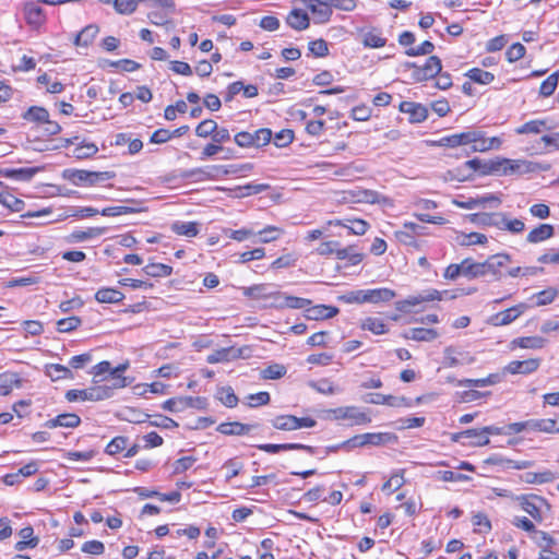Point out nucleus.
<instances>
[{"label":"nucleus","mask_w":559,"mask_h":559,"mask_svg":"<svg viewBox=\"0 0 559 559\" xmlns=\"http://www.w3.org/2000/svg\"><path fill=\"white\" fill-rule=\"evenodd\" d=\"M511 261L508 253H497L490 255L484 262H475L471 258L465 259L466 270L465 277L474 280L478 277L491 276L495 281H500L502 277L501 269L507 266Z\"/></svg>","instance_id":"obj_1"},{"label":"nucleus","mask_w":559,"mask_h":559,"mask_svg":"<svg viewBox=\"0 0 559 559\" xmlns=\"http://www.w3.org/2000/svg\"><path fill=\"white\" fill-rule=\"evenodd\" d=\"M63 177L69 179L75 186H81V185L93 186L98 182L112 179L115 177V173L114 171H90V170H85V169H67L63 173Z\"/></svg>","instance_id":"obj_2"},{"label":"nucleus","mask_w":559,"mask_h":559,"mask_svg":"<svg viewBox=\"0 0 559 559\" xmlns=\"http://www.w3.org/2000/svg\"><path fill=\"white\" fill-rule=\"evenodd\" d=\"M404 69H413L412 78L415 82H423L430 80L442 70V63L439 57L430 56L424 66H418L415 62L406 61L403 63Z\"/></svg>","instance_id":"obj_3"},{"label":"nucleus","mask_w":559,"mask_h":559,"mask_svg":"<svg viewBox=\"0 0 559 559\" xmlns=\"http://www.w3.org/2000/svg\"><path fill=\"white\" fill-rule=\"evenodd\" d=\"M273 428L282 431H294L302 428H312L317 421L311 417H296L294 415H278L271 420Z\"/></svg>","instance_id":"obj_4"},{"label":"nucleus","mask_w":559,"mask_h":559,"mask_svg":"<svg viewBox=\"0 0 559 559\" xmlns=\"http://www.w3.org/2000/svg\"><path fill=\"white\" fill-rule=\"evenodd\" d=\"M66 399L68 402L76 401H104L110 399V391L107 388H99V385L91 386L83 390H69L66 392Z\"/></svg>","instance_id":"obj_5"},{"label":"nucleus","mask_w":559,"mask_h":559,"mask_svg":"<svg viewBox=\"0 0 559 559\" xmlns=\"http://www.w3.org/2000/svg\"><path fill=\"white\" fill-rule=\"evenodd\" d=\"M333 418L336 420H349L350 425H366L371 421V418L357 406H342L331 409Z\"/></svg>","instance_id":"obj_6"},{"label":"nucleus","mask_w":559,"mask_h":559,"mask_svg":"<svg viewBox=\"0 0 559 559\" xmlns=\"http://www.w3.org/2000/svg\"><path fill=\"white\" fill-rule=\"evenodd\" d=\"M395 439V436L388 432H367L354 436L353 438L343 442L349 444V448L364 447V445H381Z\"/></svg>","instance_id":"obj_7"},{"label":"nucleus","mask_w":559,"mask_h":559,"mask_svg":"<svg viewBox=\"0 0 559 559\" xmlns=\"http://www.w3.org/2000/svg\"><path fill=\"white\" fill-rule=\"evenodd\" d=\"M242 294L250 299L264 301L267 307H270L269 304L271 301H276L277 296H280V292L275 290L270 284H258L243 287Z\"/></svg>","instance_id":"obj_8"},{"label":"nucleus","mask_w":559,"mask_h":559,"mask_svg":"<svg viewBox=\"0 0 559 559\" xmlns=\"http://www.w3.org/2000/svg\"><path fill=\"white\" fill-rule=\"evenodd\" d=\"M472 152H488L500 148L502 140L498 136L486 138L485 132L480 130H469Z\"/></svg>","instance_id":"obj_9"},{"label":"nucleus","mask_w":559,"mask_h":559,"mask_svg":"<svg viewBox=\"0 0 559 559\" xmlns=\"http://www.w3.org/2000/svg\"><path fill=\"white\" fill-rule=\"evenodd\" d=\"M443 294H448V292H439L437 289H428L417 296H411L405 300H400L395 304V307L399 311L407 312L408 308L415 307L421 302L441 300Z\"/></svg>","instance_id":"obj_10"},{"label":"nucleus","mask_w":559,"mask_h":559,"mask_svg":"<svg viewBox=\"0 0 559 559\" xmlns=\"http://www.w3.org/2000/svg\"><path fill=\"white\" fill-rule=\"evenodd\" d=\"M526 309H527V305L524 302H521V304L515 305L509 309H506L496 314H492L488 319V323L493 326L508 325V324L512 323L513 321H515L521 314H523Z\"/></svg>","instance_id":"obj_11"},{"label":"nucleus","mask_w":559,"mask_h":559,"mask_svg":"<svg viewBox=\"0 0 559 559\" xmlns=\"http://www.w3.org/2000/svg\"><path fill=\"white\" fill-rule=\"evenodd\" d=\"M522 509L528 513L534 520L542 521V508L547 506L544 498L536 495H522L516 498Z\"/></svg>","instance_id":"obj_12"},{"label":"nucleus","mask_w":559,"mask_h":559,"mask_svg":"<svg viewBox=\"0 0 559 559\" xmlns=\"http://www.w3.org/2000/svg\"><path fill=\"white\" fill-rule=\"evenodd\" d=\"M221 173H223L224 175H228L230 171L226 169L224 166L213 165L186 170L183 173V177L187 179H193L194 181H202L214 179Z\"/></svg>","instance_id":"obj_13"},{"label":"nucleus","mask_w":559,"mask_h":559,"mask_svg":"<svg viewBox=\"0 0 559 559\" xmlns=\"http://www.w3.org/2000/svg\"><path fill=\"white\" fill-rule=\"evenodd\" d=\"M488 167L487 160H481L479 158H473L465 162L461 167H457L455 171V178L460 181H464L472 178L474 173H478L481 176H488Z\"/></svg>","instance_id":"obj_14"},{"label":"nucleus","mask_w":559,"mask_h":559,"mask_svg":"<svg viewBox=\"0 0 559 559\" xmlns=\"http://www.w3.org/2000/svg\"><path fill=\"white\" fill-rule=\"evenodd\" d=\"M39 3L37 1H26L23 4L24 19L33 28H38L46 22V14L38 5Z\"/></svg>","instance_id":"obj_15"},{"label":"nucleus","mask_w":559,"mask_h":559,"mask_svg":"<svg viewBox=\"0 0 559 559\" xmlns=\"http://www.w3.org/2000/svg\"><path fill=\"white\" fill-rule=\"evenodd\" d=\"M540 366L539 358H530L526 360L510 361L504 368V373L510 374H531L535 372Z\"/></svg>","instance_id":"obj_16"},{"label":"nucleus","mask_w":559,"mask_h":559,"mask_svg":"<svg viewBox=\"0 0 559 559\" xmlns=\"http://www.w3.org/2000/svg\"><path fill=\"white\" fill-rule=\"evenodd\" d=\"M444 366L453 368L460 365H471L475 358L466 352H460L453 346L444 348Z\"/></svg>","instance_id":"obj_17"},{"label":"nucleus","mask_w":559,"mask_h":559,"mask_svg":"<svg viewBox=\"0 0 559 559\" xmlns=\"http://www.w3.org/2000/svg\"><path fill=\"white\" fill-rule=\"evenodd\" d=\"M312 302L310 299L301 298V297H295V296H287L285 294H282L280 292V296H277L276 301H271L269 304L270 307L273 308H290V309H305L310 306Z\"/></svg>","instance_id":"obj_18"},{"label":"nucleus","mask_w":559,"mask_h":559,"mask_svg":"<svg viewBox=\"0 0 559 559\" xmlns=\"http://www.w3.org/2000/svg\"><path fill=\"white\" fill-rule=\"evenodd\" d=\"M400 110L408 114L409 121L413 123L423 122L428 116V109L424 105L414 102H402Z\"/></svg>","instance_id":"obj_19"},{"label":"nucleus","mask_w":559,"mask_h":559,"mask_svg":"<svg viewBox=\"0 0 559 559\" xmlns=\"http://www.w3.org/2000/svg\"><path fill=\"white\" fill-rule=\"evenodd\" d=\"M306 8L309 9L313 14L317 15L318 23H325L330 20L332 15V9L330 8V2L326 0L325 2L321 0H302Z\"/></svg>","instance_id":"obj_20"},{"label":"nucleus","mask_w":559,"mask_h":559,"mask_svg":"<svg viewBox=\"0 0 559 559\" xmlns=\"http://www.w3.org/2000/svg\"><path fill=\"white\" fill-rule=\"evenodd\" d=\"M257 448L263 452L275 454L281 451H288V450H304L308 452L309 454H314L316 449L311 445H306L301 443H282V444H273V443H263L258 444Z\"/></svg>","instance_id":"obj_21"},{"label":"nucleus","mask_w":559,"mask_h":559,"mask_svg":"<svg viewBox=\"0 0 559 559\" xmlns=\"http://www.w3.org/2000/svg\"><path fill=\"white\" fill-rule=\"evenodd\" d=\"M465 433L478 435L480 437L479 441H472L471 445L483 447V445L489 444V442H490L489 436L502 435V433H506V431L503 430V428H500V427L486 426V427L478 428V429L477 428L467 429Z\"/></svg>","instance_id":"obj_22"},{"label":"nucleus","mask_w":559,"mask_h":559,"mask_svg":"<svg viewBox=\"0 0 559 559\" xmlns=\"http://www.w3.org/2000/svg\"><path fill=\"white\" fill-rule=\"evenodd\" d=\"M338 313V309L333 306L317 305L308 306L306 308V317L309 320H324L331 319Z\"/></svg>","instance_id":"obj_23"},{"label":"nucleus","mask_w":559,"mask_h":559,"mask_svg":"<svg viewBox=\"0 0 559 559\" xmlns=\"http://www.w3.org/2000/svg\"><path fill=\"white\" fill-rule=\"evenodd\" d=\"M81 424V418L73 413H66L56 416L55 418L48 419L45 423V427L47 428H56V427H64V428H75Z\"/></svg>","instance_id":"obj_24"},{"label":"nucleus","mask_w":559,"mask_h":559,"mask_svg":"<svg viewBox=\"0 0 559 559\" xmlns=\"http://www.w3.org/2000/svg\"><path fill=\"white\" fill-rule=\"evenodd\" d=\"M107 231V227H88L86 229L73 230L69 237V242H82L100 237Z\"/></svg>","instance_id":"obj_25"},{"label":"nucleus","mask_w":559,"mask_h":559,"mask_svg":"<svg viewBox=\"0 0 559 559\" xmlns=\"http://www.w3.org/2000/svg\"><path fill=\"white\" fill-rule=\"evenodd\" d=\"M255 428V425L242 424L239 421L222 423L217 426L216 430L225 436H243Z\"/></svg>","instance_id":"obj_26"},{"label":"nucleus","mask_w":559,"mask_h":559,"mask_svg":"<svg viewBox=\"0 0 559 559\" xmlns=\"http://www.w3.org/2000/svg\"><path fill=\"white\" fill-rule=\"evenodd\" d=\"M241 356V350L235 347L221 348L212 354H210L206 358L209 364H218L226 362L239 358Z\"/></svg>","instance_id":"obj_27"},{"label":"nucleus","mask_w":559,"mask_h":559,"mask_svg":"<svg viewBox=\"0 0 559 559\" xmlns=\"http://www.w3.org/2000/svg\"><path fill=\"white\" fill-rule=\"evenodd\" d=\"M286 23L296 31H304L309 27L310 20L304 10L293 9L286 17Z\"/></svg>","instance_id":"obj_28"},{"label":"nucleus","mask_w":559,"mask_h":559,"mask_svg":"<svg viewBox=\"0 0 559 559\" xmlns=\"http://www.w3.org/2000/svg\"><path fill=\"white\" fill-rule=\"evenodd\" d=\"M395 292L382 287V288H373V289H366V302L369 304H381V302H388L392 300L395 297Z\"/></svg>","instance_id":"obj_29"},{"label":"nucleus","mask_w":559,"mask_h":559,"mask_svg":"<svg viewBox=\"0 0 559 559\" xmlns=\"http://www.w3.org/2000/svg\"><path fill=\"white\" fill-rule=\"evenodd\" d=\"M49 117L48 110L40 106H31L22 114L23 120L36 126H41L44 122H47V118Z\"/></svg>","instance_id":"obj_30"},{"label":"nucleus","mask_w":559,"mask_h":559,"mask_svg":"<svg viewBox=\"0 0 559 559\" xmlns=\"http://www.w3.org/2000/svg\"><path fill=\"white\" fill-rule=\"evenodd\" d=\"M507 175L512 174H527L535 170L534 163L525 159H510L506 158Z\"/></svg>","instance_id":"obj_31"},{"label":"nucleus","mask_w":559,"mask_h":559,"mask_svg":"<svg viewBox=\"0 0 559 559\" xmlns=\"http://www.w3.org/2000/svg\"><path fill=\"white\" fill-rule=\"evenodd\" d=\"M471 143L469 130L441 138L436 142L439 146L456 147Z\"/></svg>","instance_id":"obj_32"},{"label":"nucleus","mask_w":559,"mask_h":559,"mask_svg":"<svg viewBox=\"0 0 559 559\" xmlns=\"http://www.w3.org/2000/svg\"><path fill=\"white\" fill-rule=\"evenodd\" d=\"M555 229L550 224H540L538 227L531 230L526 237L527 242L538 243L547 240L554 236Z\"/></svg>","instance_id":"obj_33"},{"label":"nucleus","mask_w":559,"mask_h":559,"mask_svg":"<svg viewBox=\"0 0 559 559\" xmlns=\"http://www.w3.org/2000/svg\"><path fill=\"white\" fill-rule=\"evenodd\" d=\"M123 298L124 295L122 292L110 287L99 288L95 294V299L102 304H118L121 302Z\"/></svg>","instance_id":"obj_34"},{"label":"nucleus","mask_w":559,"mask_h":559,"mask_svg":"<svg viewBox=\"0 0 559 559\" xmlns=\"http://www.w3.org/2000/svg\"><path fill=\"white\" fill-rule=\"evenodd\" d=\"M99 32V27L96 24L86 25L74 38V45L78 47L90 46Z\"/></svg>","instance_id":"obj_35"},{"label":"nucleus","mask_w":559,"mask_h":559,"mask_svg":"<svg viewBox=\"0 0 559 559\" xmlns=\"http://www.w3.org/2000/svg\"><path fill=\"white\" fill-rule=\"evenodd\" d=\"M361 43L367 48H381L386 44V39L382 37L381 31L370 28L362 33Z\"/></svg>","instance_id":"obj_36"},{"label":"nucleus","mask_w":559,"mask_h":559,"mask_svg":"<svg viewBox=\"0 0 559 559\" xmlns=\"http://www.w3.org/2000/svg\"><path fill=\"white\" fill-rule=\"evenodd\" d=\"M22 380L15 372H5L0 374V394L8 395L11 393L13 388H20Z\"/></svg>","instance_id":"obj_37"},{"label":"nucleus","mask_w":559,"mask_h":559,"mask_svg":"<svg viewBox=\"0 0 559 559\" xmlns=\"http://www.w3.org/2000/svg\"><path fill=\"white\" fill-rule=\"evenodd\" d=\"M45 374L52 381L73 378L71 369L60 364L46 365Z\"/></svg>","instance_id":"obj_38"},{"label":"nucleus","mask_w":559,"mask_h":559,"mask_svg":"<svg viewBox=\"0 0 559 559\" xmlns=\"http://www.w3.org/2000/svg\"><path fill=\"white\" fill-rule=\"evenodd\" d=\"M546 343L547 341L542 336H523L514 338L511 345L520 348L540 349Z\"/></svg>","instance_id":"obj_39"},{"label":"nucleus","mask_w":559,"mask_h":559,"mask_svg":"<svg viewBox=\"0 0 559 559\" xmlns=\"http://www.w3.org/2000/svg\"><path fill=\"white\" fill-rule=\"evenodd\" d=\"M521 479L526 484H546L556 479V474L551 471L545 469L543 472H527L521 476Z\"/></svg>","instance_id":"obj_40"},{"label":"nucleus","mask_w":559,"mask_h":559,"mask_svg":"<svg viewBox=\"0 0 559 559\" xmlns=\"http://www.w3.org/2000/svg\"><path fill=\"white\" fill-rule=\"evenodd\" d=\"M534 431L544 433H559V416L555 418L533 419Z\"/></svg>","instance_id":"obj_41"},{"label":"nucleus","mask_w":559,"mask_h":559,"mask_svg":"<svg viewBox=\"0 0 559 559\" xmlns=\"http://www.w3.org/2000/svg\"><path fill=\"white\" fill-rule=\"evenodd\" d=\"M404 337L407 340H414L419 342H429L438 337V332L433 329L415 328L407 331L404 334Z\"/></svg>","instance_id":"obj_42"},{"label":"nucleus","mask_w":559,"mask_h":559,"mask_svg":"<svg viewBox=\"0 0 559 559\" xmlns=\"http://www.w3.org/2000/svg\"><path fill=\"white\" fill-rule=\"evenodd\" d=\"M171 230L180 236L194 237L199 233V225L195 222H175Z\"/></svg>","instance_id":"obj_43"},{"label":"nucleus","mask_w":559,"mask_h":559,"mask_svg":"<svg viewBox=\"0 0 559 559\" xmlns=\"http://www.w3.org/2000/svg\"><path fill=\"white\" fill-rule=\"evenodd\" d=\"M465 75L471 81L478 83V84H483V85L490 84L495 80V75L491 72L485 71L479 68H473V69L468 70L465 73Z\"/></svg>","instance_id":"obj_44"},{"label":"nucleus","mask_w":559,"mask_h":559,"mask_svg":"<svg viewBox=\"0 0 559 559\" xmlns=\"http://www.w3.org/2000/svg\"><path fill=\"white\" fill-rule=\"evenodd\" d=\"M143 272L151 277H166L173 272V267L163 263H148L143 267Z\"/></svg>","instance_id":"obj_45"},{"label":"nucleus","mask_w":559,"mask_h":559,"mask_svg":"<svg viewBox=\"0 0 559 559\" xmlns=\"http://www.w3.org/2000/svg\"><path fill=\"white\" fill-rule=\"evenodd\" d=\"M336 258L338 260H348L352 265H357L362 260V254L355 250L354 246L337 248Z\"/></svg>","instance_id":"obj_46"},{"label":"nucleus","mask_w":559,"mask_h":559,"mask_svg":"<svg viewBox=\"0 0 559 559\" xmlns=\"http://www.w3.org/2000/svg\"><path fill=\"white\" fill-rule=\"evenodd\" d=\"M545 129H548L546 127V121L536 119V120H530V121L525 122L524 124H522L521 127L516 128L515 132L518 134H530V133L538 134Z\"/></svg>","instance_id":"obj_47"},{"label":"nucleus","mask_w":559,"mask_h":559,"mask_svg":"<svg viewBox=\"0 0 559 559\" xmlns=\"http://www.w3.org/2000/svg\"><path fill=\"white\" fill-rule=\"evenodd\" d=\"M270 188L269 185L265 183H248L246 186H238L234 189L236 192V197L242 198L252 194L261 193Z\"/></svg>","instance_id":"obj_48"},{"label":"nucleus","mask_w":559,"mask_h":559,"mask_svg":"<svg viewBox=\"0 0 559 559\" xmlns=\"http://www.w3.org/2000/svg\"><path fill=\"white\" fill-rule=\"evenodd\" d=\"M99 214L97 209L86 206V207H70L62 215H60L59 219L68 218V217H91Z\"/></svg>","instance_id":"obj_49"},{"label":"nucleus","mask_w":559,"mask_h":559,"mask_svg":"<svg viewBox=\"0 0 559 559\" xmlns=\"http://www.w3.org/2000/svg\"><path fill=\"white\" fill-rule=\"evenodd\" d=\"M0 204L10 209L13 212H21L24 209V201L17 199L10 192H1L0 193Z\"/></svg>","instance_id":"obj_50"},{"label":"nucleus","mask_w":559,"mask_h":559,"mask_svg":"<svg viewBox=\"0 0 559 559\" xmlns=\"http://www.w3.org/2000/svg\"><path fill=\"white\" fill-rule=\"evenodd\" d=\"M98 152V147L92 143H81L72 151V156L78 159L88 158Z\"/></svg>","instance_id":"obj_51"},{"label":"nucleus","mask_w":559,"mask_h":559,"mask_svg":"<svg viewBox=\"0 0 559 559\" xmlns=\"http://www.w3.org/2000/svg\"><path fill=\"white\" fill-rule=\"evenodd\" d=\"M361 328L368 330L373 334L381 335L388 332L385 324L378 318H367L364 320Z\"/></svg>","instance_id":"obj_52"},{"label":"nucleus","mask_w":559,"mask_h":559,"mask_svg":"<svg viewBox=\"0 0 559 559\" xmlns=\"http://www.w3.org/2000/svg\"><path fill=\"white\" fill-rule=\"evenodd\" d=\"M558 72L550 74L546 80L542 82L539 87V94L545 97L552 95L558 85Z\"/></svg>","instance_id":"obj_53"},{"label":"nucleus","mask_w":559,"mask_h":559,"mask_svg":"<svg viewBox=\"0 0 559 559\" xmlns=\"http://www.w3.org/2000/svg\"><path fill=\"white\" fill-rule=\"evenodd\" d=\"M435 50V45L430 40H425L417 47H409L405 50L408 57L428 56Z\"/></svg>","instance_id":"obj_54"},{"label":"nucleus","mask_w":559,"mask_h":559,"mask_svg":"<svg viewBox=\"0 0 559 559\" xmlns=\"http://www.w3.org/2000/svg\"><path fill=\"white\" fill-rule=\"evenodd\" d=\"M338 300L344 304H365L366 302V289H357L347 292L338 296Z\"/></svg>","instance_id":"obj_55"},{"label":"nucleus","mask_w":559,"mask_h":559,"mask_svg":"<svg viewBox=\"0 0 559 559\" xmlns=\"http://www.w3.org/2000/svg\"><path fill=\"white\" fill-rule=\"evenodd\" d=\"M500 217H501V214L481 213V214H474L472 221L475 223H479L481 225L496 226L498 228H501Z\"/></svg>","instance_id":"obj_56"},{"label":"nucleus","mask_w":559,"mask_h":559,"mask_svg":"<svg viewBox=\"0 0 559 559\" xmlns=\"http://www.w3.org/2000/svg\"><path fill=\"white\" fill-rule=\"evenodd\" d=\"M219 401L227 407L233 408L238 404V397L230 386L221 388L218 391Z\"/></svg>","instance_id":"obj_57"},{"label":"nucleus","mask_w":559,"mask_h":559,"mask_svg":"<svg viewBox=\"0 0 559 559\" xmlns=\"http://www.w3.org/2000/svg\"><path fill=\"white\" fill-rule=\"evenodd\" d=\"M500 229H504L513 234L522 233L525 228V224L521 219H508L503 215L500 217Z\"/></svg>","instance_id":"obj_58"},{"label":"nucleus","mask_w":559,"mask_h":559,"mask_svg":"<svg viewBox=\"0 0 559 559\" xmlns=\"http://www.w3.org/2000/svg\"><path fill=\"white\" fill-rule=\"evenodd\" d=\"M216 126H217L216 121H214L212 119H205L197 126L195 134L199 138H207V136L212 138L214 131H216Z\"/></svg>","instance_id":"obj_59"},{"label":"nucleus","mask_w":559,"mask_h":559,"mask_svg":"<svg viewBox=\"0 0 559 559\" xmlns=\"http://www.w3.org/2000/svg\"><path fill=\"white\" fill-rule=\"evenodd\" d=\"M128 438L123 436L115 437L106 447L105 452L109 455H116L127 448Z\"/></svg>","instance_id":"obj_60"},{"label":"nucleus","mask_w":559,"mask_h":559,"mask_svg":"<svg viewBox=\"0 0 559 559\" xmlns=\"http://www.w3.org/2000/svg\"><path fill=\"white\" fill-rule=\"evenodd\" d=\"M465 259L461 263H452L444 270L443 277L454 281L460 275L465 276Z\"/></svg>","instance_id":"obj_61"},{"label":"nucleus","mask_w":559,"mask_h":559,"mask_svg":"<svg viewBox=\"0 0 559 559\" xmlns=\"http://www.w3.org/2000/svg\"><path fill=\"white\" fill-rule=\"evenodd\" d=\"M504 157H497L495 159L487 160V167H488V176L489 175H496V176H507Z\"/></svg>","instance_id":"obj_62"},{"label":"nucleus","mask_w":559,"mask_h":559,"mask_svg":"<svg viewBox=\"0 0 559 559\" xmlns=\"http://www.w3.org/2000/svg\"><path fill=\"white\" fill-rule=\"evenodd\" d=\"M253 147H260L266 145L272 139V132L270 129H259L251 133Z\"/></svg>","instance_id":"obj_63"},{"label":"nucleus","mask_w":559,"mask_h":559,"mask_svg":"<svg viewBox=\"0 0 559 559\" xmlns=\"http://www.w3.org/2000/svg\"><path fill=\"white\" fill-rule=\"evenodd\" d=\"M162 407L173 413L183 412L187 409V402L185 401V396L173 397L165 401Z\"/></svg>","instance_id":"obj_64"}]
</instances>
